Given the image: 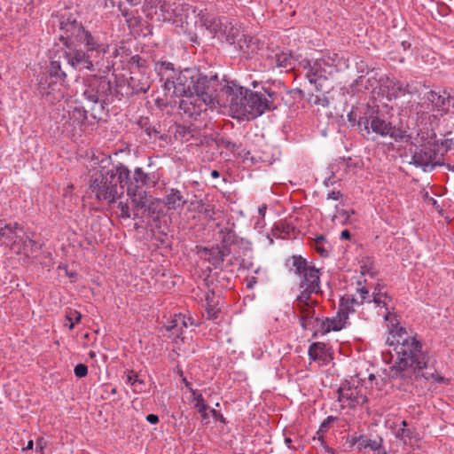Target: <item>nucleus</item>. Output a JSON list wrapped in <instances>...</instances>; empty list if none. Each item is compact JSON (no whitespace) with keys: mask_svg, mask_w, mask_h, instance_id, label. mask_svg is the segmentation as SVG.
Masks as SVG:
<instances>
[{"mask_svg":"<svg viewBox=\"0 0 454 454\" xmlns=\"http://www.w3.org/2000/svg\"><path fill=\"white\" fill-rule=\"evenodd\" d=\"M207 313L208 318H216L218 310L215 308L214 304L208 303L207 304Z\"/></svg>","mask_w":454,"mask_h":454,"instance_id":"obj_44","label":"nucleus"},{"mask_svg":"<svg viewBox=\"0 0 454 454\" xmlns=\"http://www.w3.org/2000/svg\"><path fill=\"white\" fill-rule=\"evenodd\" d=\"M372 301L380 309H384L382 312H379L385 320H389L390 317V309H392V298L386 293L382 292L380 289L373 291L372 294Z\"/></svg>","mask_w":454,"mask_h":454,"instance_id":"obj_25","label":"nucleus"},{"mask_svg":"<svg viewBox=\"0 0 454 454\" xmlns=\"http://www.w3.org/2000/svg\"><path fill=\"white\" fill-rule=\"evenodd\" d=\"M82 315L79 311L72 309H68L66 311L65 320L69 322V325L65 324L66 326H68L69 330H73L74 325L81 321Z\"/></svg>","mask_w":454,"mask_h":454,"instance_id":"obj_38","label":"nucleus"},{"mask_svg":"<svg viewBox=\"0 0 454 454\" xmlns=\"http://www.w3.org/2000/svg\"><path fill=\"white\" fill-rule=\"evenodd\" d=\"M291 442H292V440L290 438H288V437L285 438V442L288 446V448H291V445H290Z\"/></svg>","mask_w":454,"mask_h":454,"instance_id":"obj_61","label":"nucleus"},{"mask_svg":"<svg viewBox=\"0 0 454 454\" xmlns=\"http://www.w3.org/2000/svg\"><path fill=\"white\" fill-rule=\"evenodd\" d=\"M380 454H395V451L387 452V451L382 448V450L380 451Z\"/></svg>","mask_w":454,"mask_h":454,"instance_id":"obj_62","label":"nucleus"},{"mask_svg":"<svg viewBox=\"0 0 454 454\" xmlns=\"http://www.w3.org/2000/svg\"><path fill=\"white\" fill-rule=\"evenodd\" d=\"M315 323L317 324V332L324 335L330 332H339L346 328L348 325V318L346 312H340V310L334 316L322 319L315 317L314 314L312 325L308 330L314 327Z\"/></svg>","mask_w":454,"mask_h":454,"instance_id":"obj_17","label":"nucleus"},{"mask_svg":"<svg viewBox=\"0 0 454 454\" xmlns=\"http://www.w3.org/2000/svg\"><path fill=\"white\" fill-rule=\"evenodd\" d=\"M217 87L216 77L198 76L196 90L183 97L179 102L180 109L190 116H196L207 108H215Z\"/></svg>","mask_w":454,"mask_h":454,"instance_id":"obj_5","label":"nucleus"},{"mask_svg":"<svg viewBox=\"0 0 454 454\" xmlns=\"http://www.w3.org/2000/svg\"><path fill=\"white\" fill-rule=\"evenodd\" d=\"M333 417H328L325 420H324L320 426V428L317 432V434H319L320 432H323V431H325L327 429V427H329L330 423L333 421Z\"/></svg>","mask_w":454,"mask_h":454,"instance_id":"obj_47","label":"nucleus"},{"mask_svg":"<svg viewBox=\"0 0 454 454\" xmlns=\"http://www.w3.org/2000/svg\"><path fill=\"white\" fill-rule=\"evenodd\" d=\"M431 378L436 381V382H442V383H448L449 382V380L448 379H445L438 374H431Z\"/></svg>","mask_w":454,"mask_h":454,"instance_id":"obj_52","label":"nucleus"},{"mask_svg":"<svg viewBox=\"0 0 454 454\" xmlns=\"http://www.w3.org/2000/svg\"><path fill=\"white\" fill-rule=\"evenodd\" d=\"M128 196L137 209H145L151 217H159L162 213L163 201L160 199L147 196L145 191H138L134 193L132 188L128 190Z\"/></svg>","mask_w":454,"mask_h":454,"instance_id":"obj_15","label":"nucleus"},{"mask_svg":"<svg viewBox=\"0 0 454 454\" xmlns=\"http://www.w3.org/2000/svg\"><path fill=\"white\" fill-rule=\"evenodd\" d=\"M118 207L121 209V216L123 218H129L130 217L129 208V206H128L127 203L120 202Z\"/></svg>","mask_w":454,"mask_h":454,"instance_id":"obj_45","label":"nucleus"},{"mask_svg":"<svg viewBox=\"0 0 454 454\" xmlns=\"http://www.w3.org/2000/svg\"><path fill=\"white\" fill-rule=\"evenodd\" d=\"M396 438L403 441L405 445L412 446L419 440L418 434L410 427H407V423L405 420H403L401 423V427L395 431Z\"/></svg>","mask_w":454,"mask_h":454,"instance_id":"obj_29","label":"nucleus"},{"mask_svg":"<svg viewBox=\"0 0 454 454\" xmlns=\"http://www.w3.org/2000/svg\"><path fill=\"white\" fill-rule=\"evenodd\" d=\"M382 439L380 438L379 440H372L369 439L367 442V449H370L372 451H376L379 447L382 446Z\"/></svg>","mask_w":454,"mask_h":454,"instance_id":"obj_42","label":"nucleus"},{"mask_svg":"<svg viewBox=\"0 0 454 454\" xmlns=\"http://www.w3.org/2000/svg\"><path fill=\"white\" fill-rule=\"evenodd\" d=\"M146 420L150 424H157L159 422V417L155 414H149L146 416Z\"/></svg>","mask_w":454,"mask_h":454,"instance_id":"obj_51","label":"nucleus"},{"mask_svg":"<svg viewBox=\"0 0 454 454\" xmlns=\"http://www.w3.org/2000/svg\"><path fill=\"white\" fill-rule=\"evenodd\" d=\"M235 44L241 55L246 59H251L263 48V43L257 37L246 35L243 32Z\"/></svg>","mask_w":454,"mask_h":454,"instance_id":"obj_19","label":"nucleus"},{"mask_svg":"<svg viewBox=\"0 0 454 454\" xmlns=\"http://www.w3.org/2000/svg\"><path fill=\"white\" fill-rule=\"evenodd\" d=\"M118 9L125 18L129 27H133L139 23L138 18L135 17L127 8H125L122 2H119Z\"/></svg>","mask_w":454,"mask_h":454,"instance_id":"obj_39","label":"nucleus"},{"mask_svg":"<svg viewBox=\"0 0 454 454\" xmlns=\"http://www.w3.org/2000/svg\"><path fill=\"white\" fill-rule=\"evenodd\" d=\"M129 174L123 165L101 168L93 173L90 189L97 200L114 203L124 194V184L128 183Z\"/></svg>","mask_w":454,"mask_h":454,"instance_id":"obj_4","label":"nucleus"},{"mask_svg":"<svg viewBox=\"0 0 454 454\" xmlns=\"http://www.w3.org/2000/svg\"><path fill=\"white\" fill-rule=\"evenodd\" d=\"M98 78H94L85 88L83 96L92 103L105 100L111 90L110 82L106 79L105 74L99 73Z\"/></svg>","mask_w":454,"mask_h":454,"instance_id":"obj_18","label":"nucleus"},{"mask_svg":"<svg viewBox=\"0 0 454 454\" xmlns=\"http://www.w3.org/2000/svg\"><path fill=\"white\" fill-rule=\"evenodd\" d=\"M381 450H382V446L379 447L376 451H372V454H380Z\"/></svg>","mask_w":454,"mask_h":454,"instance_id":"obj_63","label":"nucleus"},{"mask_svg":"<svg viewBox=\"0 0 454 454\" xmlns=\"http://www.w3.org/2000/svg\"><path fill=\"white\" fill-rule=\"evenodd\" d=\"M246 284L247 288H253L257 284V279L254 276L247 277L246 279Z\"/></svg>","mask_w":454,"mask_h":454,"instance_id":"obj_48","label":"nucleus"},{"mask_svg":"<svg viewBox=\"0 0 454 454\" xmlns=\"http://www.w3.org/2000/svg\"><path fill=\"white\" fill-rule=\"evenodd\" d=\"M358 298L354 297L353 295L345 294L340 300L339 309L340 312H346L347 317H348L350 313L355 311L354 307L363 304L364 301H370V293L369 290L363 286L357 288Z\"/></svg>","mask_w":454,"mask_h":454,"instance_id":"obj_22","label":"nucleus"},{"mask_svg":"<svg viewBox=\"0 0 454 454\" xmlns=\"http://www.w3.org/2000/svg\"><path fill=\"white\" fill-rule=\"evenodd\" d=\"M350 214H354V211H348L340 206H336V211L333 216V221L340 224H347L349 223Z\"/></svg>","mask_w":454,"mask_h":454,"instance_id":"obj_36","label":"nucleus"},{"mask_svg":"<svg viewBox=\"0 0 454 454\" xmlns=\"http://www.w3.org/2000/svg\"><path fill=\"white\" fill-rule=\"evenodd\" d=\"M200 25L208 30L213 37L235 44L243 30L241 26L226 17L215 19L207 12H200Z\"/></svg>","mask_w":454,"mask_h":454,"instance_id":"obj_9","label":"nucleus"},{"mask_svg":"<svg viewBox=\"0 0 454 454\" xmlns=\"http://www.w3.org/2000/svg\"><path fill=\"white\" fill-rule=\"evenodd\" d=\"M358 441H359V435H356L355 434L353 435H348L347 437L346 442L348 444L349 448H353V447L356 446Z\"/></svg>","mask_w":454,"mask_h":454,"instance_id":"obj_46","label":"nucleus"},{"mask_svg":"<svg viewBox=\"0 0 454 454\" xmlns=\"http://www.w3.org/2000/svg\"><path fill=\"white\" fill-rule=\"evenodd\" d=\"M431 200L434 206L437 205V201L434 199L432 198Z\"/></svg>","mask_w":454,"mask_h":454,"instance_id":"obj_64","label":"nucleus"},{"mask_svg":"<svg viewBox=\"0 0 454 454\" xmlns=\"http://www.w3.org/2000/svg\"><path fill=\"white\" fill-rule=\"evenodd\" d=\"M311 246L321 256H326L331 249V246L324 235L317 236Z\"/></svg>","mask_w":454,"mask_h":454,"instance_id":"obj_32","label":"nucleus"},{"mask_svg":"<svg viewBox=\"0 0 454 454\" xmlns=\"http://www.w3.org/2000/svg\"><path fill=\"white\" fill-rule=\"evenodd\" d=\"M364 129L367 133L370 132L369 126L372 132L380 135L381 137H387L389 133L391 124L378 116L372 117L371 120L366 119L364 121Z\"/></svg>","mask_w":454,"mask_h":454,"instance_id":"obj_26","label":"nucleus"},{"mask_svg":"<svg viewBox=\"0 0 454 454\" xmlns=\"http://www.w3.org/2000/svg\"><path fill=\"white\" fill-rule=\"evenodd\" d=\"M205 300H206L207 304H208V303L213 304V294H211L209 292L206 293Z\"/></svg>","mask_w":454,"mask_h":454,"instance_id":"obj_55","label":"nucleus"},{"mask_svg":"<svg viewBox=\"0 0 454 454\" xmlns=\"http://www.w3.org/2000/svg\"><path fill=\"white\" fill-rule=\"evenodd\" d=\"M193 325L194 323L192 317L180 313L176 314L173 318L168 322V324L165 325V328L168 332L170 333V336L184 341L185 339V331L187 330L188 326H192Z\"/></svg>","mask_w":454,"mask_h":454,"instance_id":"obj_21","label":"nucleus"},{"mask_svg":"<svg viewBox=\"0 0 454 454\" xmlns=\"http://www.w3.org/2000/svg\"><path fill=\"white\" fill-rule=\"evenodd\" d=\"M60 35L65 50L57 51L51 58L49 74L51 79L56 81L45 87L40 84L39 90L46 100L54 103L64 97V82L67 78L66 72L62 69L63 62L71 67L82 70L97 71L103 74H108L110 65L103 63L106 53L109 51V44L101 43L98 38L92 35L88 30L74 19L61 17L59 20Z\"/></svg>","mask_w":454,"mask_h":454,"instance_id":"obj_1","label":"nucleus"},{"mask_svg":"<svg viewBox=\"0 0 454 454\" xmlns=\"http://www.w3.org/2000/svg\"><path fill=\"white\" fill-rule=\"evenodd\" d=\"M175 0H151L144 4V12L151 20L166 22L172 20Z\"/></svg>","mask_w":454,"mask_h":454,"instance_id":"obj_16","label":"nucleus"},{"mask_svg":"<svg viewBox=\"0 0 454 454\" xmlns=\"http://www.w3.org/2000/svg\"><path fill=\"white\" fill-rule=\"evenodd\" d=\"M163 203L168 209L176 210L184 206L186 200L179 190L171 188L166 192Z\"/></svg>","mask_w":454,"mask_h":454,"instance_id":"obj_28","label":"nucleus"},{"mask_svg":"<svg viewBox=\"0 0 454 454\" xmlns=\"http://www.w3.org/2000/svg\"><path fill=\"white\" fill-rule=\"evenodd\" d=\"M411 164L420 167L424 171L432 170L436 165H439L437 154L431 147H423L416 151L411 157Z\"/></svg>","mask_w":454,"mask_h":454,"instance_id":"obj_20","label":"nucleus"},{"mask_svg":"<svg viewBox=\"0 0 454 454\" xmlns=\"http://www.w3.org/2000/svg\"><path fill=\"white\" fill-rule=\"evenodd\" d=\"M290 230L291 227L289 224L284 222H279L274 225L271 232L273 237L277 239H286V236L289 234Z\"/></svg>","mask_w":454,"mask_h":454,"instance_id":"obj_37","label":"nucleus"},{"mask_svg":"<svg viewBox=\"0 0 454 454\" xmlns=\"http://www.w3.org/2000/svg\"><path fill=\"white\" fill-rule=\"evenodd\" d=\"M33 446H34V442H33V440H30V441H28L27 446L23 448V450H31V449H33Z\"/></svg>","mask_w":454,"mask_h":454,"instance_id":"obj_58","label":"nucleus"},{"mask_svg":"<svg viewBox=\"0 0 454 454\" xmlns=\"http://www.w3.org/2000/svg\"><path fill=\"white\" fill-rule=\"evenodd\" d=\"M387 342L390 348L383 352V360L391 364L389 376L404 379L411 377L416 370L427 367L428 357L421 350L422 345L405 328L399 327L390 332Z\"/></svg>","mask_w":454,"mask_h":454,"instance_id":"obj_2","label":"nucleus"},{"mask_svg":"<svg viewBox=\"0 0 454 454\" xmlns=\"http://www.w3.org/2000/svg\"><path fill=\"white\" fill-rule=\"evenodd\" d=\"M173 14L172 22L180 25L181 27L184 28L185 31L190 29V24L192 20L194 23H200V12H204L203 10H198L181 0H175L173 4Z\"/></svg>","mask_w":454,"mask_h":454,"instance_id":"obj_14","label":"nucleus"},{"mask_svg":"<svg viewBox=\"0 0 454 454\" xmlns=\"http://www.w3.org/2000/svg\"><path fill=\"white\" fill-rule=\"evenodd\" d=\"M309 356L319 365L327 364L332 359L330 349L324 342H314L309 348Z\"/></svg>","mask_w":454,"mask_h":454,"instance_id":"obj_24","label":"nucleus"},{"mask_svg":"<svg viewBox=\"0 0 454 454\" xmlns=\"http://www.w3.org/2000/svg\"><path fill=\"white\" fill-rule=\"evenodd\" d=\"M341 196H342V194L340 191H333L327 194V198L333 200H340L341 198Z\"/></svg>","mask_w":454,"mask_h":454,"instance_id":"obj_49","label":"nucleus"},{"mask_svg":"<svg viewBox=\"0 0 454 454\" xmlns=\"http://www.w3.org/2000/svg\"><path fill=\"white\" fill-rule=\"evenodd\" d=\"M192 401L194 402V407L197 409L198 412L201 415L203 420H207L208 419V405L207 404L205 399L202 395L198 393L197 390H192Z\"/></svg>","mask_w":454,"mask_h":454,"instance_id":"obj_31","label":"nucleus"},{"mask_svg":"<svg viewBox=\"0 0 454 454\" xmlns=\"http://www.w3.org/2000/svg\"><path fill=\"white\" fill-rule=\"evenodd\" d=\"M22 231V227L18 223H4L0 219V238L4 239V241L11 246H14L17 241V231Z\"/></svg>","mask_w":454,"mask_h":454,"instance_id":"obj_27","label":"nucleus"},{"mask_svg":"<svg viewBox=\"0 0 454 454\" xmlns=\"http://www.w3.org/2000/svg\"><path fill=\"white\" fill-rule=\"evenodd\" d=\"M266 210H267V206L266 205H262L259 207L258 209V213L261 216L264 217L265 215V213H266Z\"/></svg>","mask_w":454,"mask_h":454,"instance_id":"obj_56","label":"nucleus"},{"mask_svg":"<svg viewBox=\"0 0 454 454\" xmlns=\"http://www.w3.org/2000/svg\"><path fill=\"white\" fill-rule=\"evenodd\" d=\"M210 412H211L212 416H213L214 418H215V419H220L221 420L223 419V415H222L219 411H217L216 410H215V409H212V410L210 411Z\"/></svg>","mask_w":454,"mask_h":454,"instance_id":"obj_54","label":"nucleus"},{"mask_svg":"<svg viewBox=\"0 0 454 454\" xmlns=\"http://www.w3.org/2000/svg\"><path fill=\"white\" fill-rule=\"evenodd\" d=\"M230 253V248L223 247L218 245L210 248L202 247L199 251L200 257L208 261L215 268L221 266L224 261L225 256H227Z\"/></svg>","mask_w":454,"mask_h":454,"instance_id":"obj_23","label":"nucleus"},{"mask_svg":"<svg viewBox=\"0 0 454 454\" xmlns=\"http://www.w3.org/2000/svg\"><path fill=\"white\" fill-rule=\"evenodd\" d=\"M341 59L335 52H327L321 58L304 59L301 62L302 72L310 83L316 85L317 90L321 86V81L327 79L328 75L338 71Z\"/></svg>","mask_w":454,"mask_h":454,"instance_id":"obj_8","label":"nucleus"},{"mask_svg":"<svg viewBox=\"0 0 454 454\" xmlns=\"http://www.w3.org/2000/svg\"><path fill=\"white\" fill-rule=\"evenodd\" d=\"M387 136L390 137L394 141L399 143H409L411 139V136L408 134L406 130L390 126L389 133Z\"/></svg>","mask_w":454,"mask_h":454,"instance_id":"obj_34","label":"nucleus"},{"mask_svg":"<svg viewBox=\"0 0 454 454\" xmlns=\"http://www.w3.org/2000/svg\"><path fill=\"white\" fill-rule=\"evenodd\" d=\"M369 438L364 437V435H359V441L356 444V449L359 451L365 450L367 449V442Z\"/></svg>","mask_w":454,"mask_h":454,"instance_id":"obj_43","label":"nucleus"},{"mask_svg":"<svg viewBox=\"0 0 454 454\" xmlns=\"http://www.w3.org/2000/svg\"><path fill=\"white\" fill-rule=\"evenodd\" d=\"M423 106L430 112L436 113L435 116H443L454 108V96L445 90L440 94L434 90L427 92L423 98Z\"/></svg>","mask_w":454,"mask_h":454,"instance_id":"obj_13","label":"nucleus"},{"mask_svg":"<svg viewBox=\"0 0 454 454\" xmlns=\"http://www.w3.org/2000/svg\"><path fill=\"white\" fill-rule=\"evenodd\" d=\"M126 1L131 6H137L141 3V0H126Z\"/></svg>","mask_w":454,"mask_h":454,"instance_id":"obj_57","label":"nucleus"},{"mask_svg":"<svg viewBox=\"0 0 454 454\" xmlns=\"http://www.w3.org/2000/svg\"><path fill=\"white\" fill-rule=\"evenodd\" d=\"M36 445V450L39 451L41 454H43V448L45 446V442L43 438L39 439L35 442Z\"/></svg>","mask_w":454,"mask_h":454,"instance_id":"obj_50","label":"nucleus"},{"mask_svg":"<svg viewBox=\"0 0 454 454\" xmlns=\"http://www.w3.org/2000/svg\"><path fill=\"white\" fill-rule=\"evenodd\" d=\"M338 395L339 402L343 408H355L367 402L366 387L358 376L344 382L338 389Z\"/></svg>","mask_w":454,"mask_h":454,"instance_id":"obj_10","label":"nucleus"},{"mask_svg":"<svg viewBox=\"0 0 454 454\" xmlns=\"http://www.w3.org/2000/svg\"><path fill=\"white\" fill-rule=\"evenodd\" d=\"M402 46H403V50L406 51L407 49H409L411 47V43H409L407 42H403Z\"/></svg>","mask_w":454,"mask_h":454,"instance_id":"obj_60","label":"nucleus"},{"mask_svg":"<svg viewBox=\"0 0 454 454\" xmlns=\"http://www.w3.org/2000/svg\"><path fill=\"white\" fill-rule=\"evenodd\" d=\"M350 232L348 230H343L341 232H340V238L342 239H350Z\"/></svg>","mask_w":454,"mask_h":454,"instance_id":"obj_53","label":"nucleus"},{"mask_svg":"<svg viewBox=\"0 0 454 454\" xmlns=\"http://www.w3.org/2000/svg\"><path fill=\"white\" fill-rule=\"evenodd\" d=\"M277 93L270 88H262L261 91L252 92L249 90L247 102V119H255L266 111L275 108L274 101Z\"/></svg>","mask_w":454,"mask_h":454,"instance_id":"obj_12","label":"nucleus"},{"mask_svg":"<svg viewBox=\"0 0 454 454\" xmlns=\"http://www.w3.org/2000/svg\"><path fill=\"white\" fill-rule=\"evenodd\" d=\"M293 267L295 274L300 277V294L296 297L294 308L300 314L301 327L307 330L312 325L315 308L318 304V301L312 298V294L321 293L320 272L301 255L293 256Z\"/></svg>","mask_w":454,"mask_h":454,"instance_id":"obj_3","label":"nucleus"},{"mask_svg":"<svg viewBox=\"0 0 454 454\" xmlns=\"http://www.w3.org/2000/svg\"><path fill=\"white\" fill-rule=\"evenodd\" d=\"M274 64L278 67L292 68L293 58L289 53L281 51L275 54Z\"/></svg>","mask_w":454,"mask_h":454,"instance_id":"obj_35","label":"nucleus"},{"mask_svg":"<svg viewBox=\"0 0 454 454\" xmlns=\"http://www.w3.org/2000/svg\"><path fill=\"white\" fill-rule=\"evenodd\" d=\"M126 383L130 384L134 387V391L140 392L141 388L137 389L138 385L143 384V380L138 379V376L131 371L128 375L126 379Z\"/></svg>","mask_w":454,"mask_h":454,"instance_id":"obj_40","label":"nucleus"},{"mask_svg":"<svg viewBox=\"0 0 454 454\" xmlns=\"http://www.w3.org/2000/svg\"><path fill=\"white\" fill-rule=\"evenodd\" d=\"M219 176H220V174H219V172L217 170L214 169V170L211 171V176L213 178H218Z\"/></svg>","mask_w":454,"mask_h":454,"instance_id":"obj_59","label":"nucleus"},{"mask_svg":"<svg viewBox=\"0 0 454 454\" xmlns=\"http://www.w3.org/2000/svg\"><path fill=\"white\" fill-rule=\"evenodd\" d=\"M221 247L229 248V246L236 242V233L231 227H224L219 232Z\"/></svg>","mask_w":454,"mask_h":454,"instance_id":"obj_33","label":"nucleus"},{"mask_svg":"<svg viewBox=\"0 0 454 454\" xmlns=\"http://www.w3.org/2000/svg\"><path fill=\"white\" fill-rule=\"evenodd\" d=\"M248 94L249 90L234 82H228L224 85L218 84L215 92L216 106L229 108L232 116L238 119L246 118Z\"/></svg>","mask_w":454,"mask_h":454,"instance_id":"obj_7","label":"nucleus"},{"mask_svg":"<svg viewBox=\"0 0 454 454\" xmlns=\"http://www.w3.org/2000/svg\"><path fill=\"white\" fill-rule=\"evenodd\" d=\"M155 68L164 82L167 95L183 98L196 90L197 78L193 69L185 68L176 72L173 64L166 61L156 64Z\"/></svg>","mask_w":454,"mask_h":454,"instance_id":"obj_6","label":"nucleus"},{"mask_svg":"<svg viewBox=\"0 0 454 454\" xmlns=\"http://www.w3.org/2000/svg\"><path fill=\"white\" fill-rule=\"evenodd\" d=\"M94 122L88 120V112L82 107H71L63 116L62 127L71 137H81L93 130Z\"/></svg>","mask_w":454,"mask_h":454,"instance_id":"obj_11","label":"nucleus"},{"mask_svg":"<svg viewBox=\"0 0 454 454\" xmlns=\"http://www.w3.org/2000/svg\"><path fill=\"white\" fill-rule=\"evenodd\" d=\"M149 181V176L147 174H145L141 168H137L134 170V176L132 179L128 180L127 191L129 188H132L134 193H136L138 191H145L143 187L147 184Z\"/></svg>","mask_w":454,"mask_h":454,"instance_id":"obj_30","label":"nucleus"},{"mask_svg":"<svg viewBox=\"0 0 454 454\" xmlns=\"http://www.w3.org/2000/svg\"><path fill=\"white\" fill-rule=\"evenodd\" d=\"M74 372L76 377L83 378L88 374V367L83 364H79L74 367Z\"/></svg>","mask_w":454,"mask_h":454,"instance_id":"obj_41","label":"nucleus"}]
</instances>
